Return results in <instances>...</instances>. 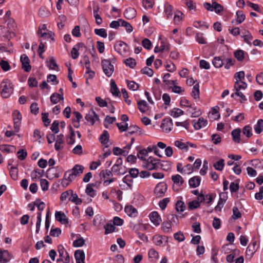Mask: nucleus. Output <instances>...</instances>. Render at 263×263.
Listing matches in <instances>:
<instances>
[{
    "label": "nucleus",
    "mask_w": 263,
    "mask_h": 263,
    "mask_svg": "<svg viewBox=\"0 0 263 263\" xmlns=\"http://www.w3.org/2000/svg\"><path fill=\"white\" fill-rule=\"evenodd\" d=\"M160 160L149 157L146 160H144L142 163V166L149 171L158 170L160 168L163 170L164 164L160 163Z\"/></svg>",
    "instance_id": "nucleus-1"
},
{
    "label": "nucleus",
    "mask_w": 263,
    "mask_h": 263,
    "mask_svg": "<svg viewBox=\"0 0 263 263\" xmlns=\"http://www.w3.org/2000/svg\"><path fill=\"white\" fill-rule=\"evenodd\" d=\"M2 88L1 95L4 98H8L13 92V87L10 81L6 79L4 80L1 83Z\"/></svg>",
    "instance_id": "nucleus-2"
},
{
    "label": "nucleus",
    "mask_w": 263,
    "mask_h": 263,
    "mask_svg": "<svg viewBox=\"0 0 263 263\" xmlns=\"http://www.w3.org/2000/svg\"><path fill=\"white\" fill-rule=\"evenodd\" d=\"M110 60H102L101 64L104 73L107 77L111 76L114 71V66Z\"/></svg>",
    "instance_id": "nucleus-3"
},
{
    "label": "nucleus",
    "mask_w": 263,
    "mask_h": 263,
    "mask_svg": "<svg viewBox=\"0 0 263 263\" xmlns=\"http://www.w3.org/2000/svg\"><path fill=\"white\" fill-rule=\"evenodd\" d=\"M167 189V186L165 182H160L156 186L154 194L157 197H161L165 194Z\"/></svg>",
    "instance_id": "nucleus-4"
},
{
    "label": "nucleus",
    "mask_w": 263,
    "mask_h": 263,
    "mask_svg": "<svg viewBox=\"0 0 263 263\" xmlns=\"http://www.w3.org/2000/svg\"><path fill=\"white\" fill-rule=\"evenodd\" d=\"M84 168L82 165L76 164L71 170L67 172H69V175L74 180L77 176H80L83 173Z\"/></svg>",
    "instance_id": "nucleus-5"
},
{
    "label": "nucleus",
    "mask_w": 263,
    "mask_h": 263,
    "mask_svg": "<svg viewBox=\"0 0 263 263\" xmlns=\"http://www.w3.org/2000/svg\"><path fill=\"white\" fill-rule=\"evenodd\" d=\"M20 61L22 63V68L26 72H29L31 69L30 60L26 54H23L21 56Z\"/></svg>",
    "instance_id": "nucleus-6"
},
{
    "label": "nucleus",
    "mask_w": 263,
    "mask_h": 263,
    "mask_svg": "<svg viewBox=\"0 0 263 263\" xmlns=\"http://www.w3.org/2000/svg\"><path fill=\"white\" fill-rule=\"evenodd\" d=\"M114 48L120 54H124L127 52L128 46L125 43L120 41L115 44Z\"/></svg>",
    "instance_id": "nucleus-7"
},
{
    "label": "nucleus",
    "mask_w": 263,
    "mask_h": 263,
    "mask_svg": "<svg viewBox=\"0 0 263 263\" xmlns=\"http://www.w3.org/2000/svg\"><path fill=\"white\" fill-rule=\"evenodd\" d=\"M173 122L171 119H164L162 120L161 127L165 132L167 133L172 130Z\"/></svg>",
    "instance_id": "nucleus-8"
},
{
    "label": "nucleus",
    "mask_w": 263,
    "mask_h": 263,
    "mask_svg": "<svg viewBox=\"0 0 263 263\" xmlns=\"http://www.w3.org/2000/svg\"><path fill=\"white\" fill-rule=\"evenodd\" d=\"M257 242L254 241L251 243L247 248L246 250V256L247 257H249L251 258L253 254L255 253V252L257 250V247H256Z\"/></svg>",
    "instance_id": "nucleus-9"
},
{
    "label": "nucleus",
    "mask_w": 263,
    "mask_h": 263,
    "mask_svg": "<svg viewBox=\"0 0 263 263\" xmlns=\"http://www.w3.org/2000/svg\"><path fill=\"white\" fill-rule=\"evenodd\" d=\"M55 218L62 224H67L69 222L66 215L61 211L55 212Z\"/></svg>",
    "instance_id": "nucleus-10"
},
{
    "label": "nucleus",
    "mask_w": 263,
    "mask_h": 263,
    "mask_svg": "<svg viewBox=\"0 0 263 263\" xmlns=\"http://www.w3.org/2000/svg\"><path fill=\"white\" fill-rule=\"evenodd\" d=\"M85 119L93 125L96 120H99V117L94 110H91L86 115Z\"/></svg>",
    "instance_id": "nucleus-11"
},
{
    "label": "nucleus",
    "mask_w": 263,
    "mask_h": 263,
    "mask_svg": "<svg viewBox=\"0 0 263 263\" xmlns=\"http://www.w3.org/2000/svg\"><path fill=\"white\" fill-rule=\"evenodd\" d=\"M64 135L62 134L58 135L55 140V149L57 151H59L63 148L62 144L64 143L63 140Z\"/></svg>",
    "instance_id": "nucleus-12"
},
{
    "label": "nucleus",
    "mask_w": 263,
    "mask_h": 263,
    "mask_svg": "<svg viewBox=\"0 0 263 263\" xmlns=\"http://www.w3.org/2000/svg\"><path fill=\"white\" fill-rule=\"evenodd\" d=\"M151 221L155 225L158 226L161 221V218L157 212L154 211L149 214Z\"/></svg>",
    "instance_id": "nucleus-13"
},
{
    "label": "nucleus",
    "mask_w": 263,
    "mask_h": 263,
    "mask_svg": "<svg viewBox=\"0 0 263 263\" xmlns=\"http://www.w3.org/2000/svg\"><path fill=\"white\" fill-rule=\"evenodd\" d=\"M76 263H85V253L83 250H78L74 252Z\"/></svg>",
    "instance_id": "nucleus-14"
},
{
    "label": "nucleus",
    "mask_w": 263,
    "mask_h": 263,
    "mask_svg": "<svg viewBox=\"0 0 263 263\" xmlns=\"http://www.w3.org/2000/svg\"><path fill=\"white\" fill-rule=\"evenodd\" d=\"M247 84L241 81L240 82L239 81H238V79H237V81H236L234 83V90L236 91H237L239 93H242L240 90L241 89L245 90L247 87Z\"/></svg>",
    "instance_id": "nucleus-15"
},
{
    "label": "nucleus",
    "mask_w": 263,
    "mask_h": 263,
    "mask_svg": "<svg viewBox=\"0 0 263 263\" xmlns=\"http://www.w3.org/2000/svg\"><path fill=\"white\" fill-rule=\"evenodd\" d=\"M11 255L7 250H3L0 254V262L2 263H7L11 259Z\"/></svg>",
    "instance_id": "nucleus-16"
},
{
    "label": "nucleus",
    "mask_w": 263,
    "mask_h": 263,
    "mask_svg": "<svg viewBox=\"0 0 263 263\" xmlns=\"http://www.w3.org/2000/svg\"><path fill=\"white\" fill-rule=\"evenodd\" d=\"M136 14V10L134 8L131 7L126 9L124 12V16L128 20L133 19L135 17Z\"/></svg>",
    "instance_id": "nucleus-17"
},
{
    "label": "nucleus",
    "mask_w": 263,
    "mask_h": 263,
    "mask_svg": "<svg viewBox=\"0 0 263 263\" xmlns=\"http://www.w3.org/2000/svg\"><path fill=\"white\" fill-rule=\"evenodd\" d=\"M69 172H66L63 178L61 180V185L63 187H67L73 180L71 178V176L69 175Z\"/></svg>",
    "instance_id": "nucleus-18"
},
{
    "label": "nucleus",
    "mask_w": 263,
    "mask_h": 263,
    "mask_svg": "<svg viewBox=\"0 0 263 263\" xmlns=\"http://www.w3.org/2000/svg\"><path fill=\"white\" fill-rule=\"evenodd\" d=\"M125 212L130 217H135L137 215V210L133 205H126L124 209Z\"/></svg>",
    "instance_id": "nucleus-19"
},
{
    "label": "nucleus",
    "mask_w": 263,
    "mask_h": 263,
    "mask_svg": "<svg viewBox=\"0 0 263 263\" xmlns=\"http://www.w3.org/2000/svg\"><path fill=\"white\" fill-rule=\"evenodd\" d=\"M208 124V121L204 120L203 118L198 119V121L194 122L193 126L195 129H200L203 127H205Z\"/></svg>",
    "instance_id": "nucleus-20"
},
{
    "label": "nucleus",
    "mask_w": 263,
    "mask_h": 263,
    "mask_svg": "<svg viewBox=\"0 0 263 263\" xmlns=\"http://www.w3.org/2000/svg\"><path fill=\"white\" fill-rule=\"evenodd\" d=\"M240 133L241 129L240 128H236L232 131L231 134L234 142L237 143L240 142Z\"/></svg>",
    "instance_id": "nucleus-21"
},
{
    "label": "nucleus",
    "mask_w": 263,
    "mask_h": 263,
    "mask_svg": "<svg viewBox=\"0 0 263 263\" xmlns=\"http://www.w3.org/2000/svg\"><path fill=\"white\" fill-rule=\"evenodd\" d=\"M50 101L54 104L58 103L60 101L64 100V96L62 94L54 92L52 93L50 97Z\"/></svg>",
    "instance_id": "nucleus-22"
},
{
    "label": "nucleus",
    "mask_w": 263,
    "mask_h": 263,
    "mask_svg": "<svg viewBox=\"0 0 263 263\" xmlns=\"http://www.w3.org/2000/svg\"><path fill=\"white\" fill-rule=\"evenodd\" d=\"M201 179L199 176H194L191 178L189 181V183L190 187L195 188L200 185Z\"/></svg>",
    "instance_id": "nucleus-23"
},
{
    "label": "nucleus",
    "mask_w": 263,
    "mask_h": 263,
    "mask_svg": "<svg viewBox=\"0 0 263 263\" xmlns=\"http://www.w3.org/2000/svg\"><path fill=\"white\" fill-rule=\"evenodd\" d=\"M128 133L130 135H133L135 133H138L139 135H142L143 133L142 130L140 128L135 125H130L127 128Z\"/></svg>",
    "instance_id": "nucleus-24"
},
{
    "label": "nucleus",
    "mask_w": 263,
    "mask_h": 263,
    "mask_svg": "<svg viewBox=\"0 0 263 263\" xmlns=\"http://www.w3.org/2000/svg\"><path fill=\"white\" fill-rule=\"evenodd\" d=\"M94 186H95V184L93 183L88 184L85 190L86 194L92 197L96 195V191L92 188Z\"/></svg>",
    "instance_id": "nucleus-25"
},
{
    "label": "nucleus",
    "mask_w": 263,
    "mask_h": 263,
    "mask_svg": "<svg viewBox=\"0 0 263 263\" xmlns=\"http://www.w3.org/2000/svg\"><path fill=\"white\" fill-rule=\"evenodd\" d=\"M110 92L114 96H118L120 91L114 80L110 81Z\"/></svg>",
    "instance_id": "nucleus-26"
},
{
    "label": "nucleus",
    "mask_w": 263,
    "mask_h": 263,
    "mask_svg": "<svg viewBox=\"0 0 263 263\" xmlns=\"http://www.w3.org/2000/svg\"><path fill=\"white\" fill-rule=\"evenodd\" d=\"M99 11V8L96 7L93 8V16L96 19V23L97 25H99L102 23V19L100 15L98 14Z\"/></svg>",
    "instance_id": "nucleus-27"
},
{
    "label": "nucleus",
    "mask_w": 263,
    "mask_h": 263,
    "mask_svg": "<svg viewBox=\"0 0 263 263\" xmlns=\"http://www.w3.org/2000/svg\"><path fill=\"white\" fill-rule=\"evenodd\" d=\"M100 176L101 179H103L105 180L112 176V173L110 170H103L100 172Z\"/></svg>",
    "instance_id": "nucleus-28"
},
{
    "label": "nucleus",
    "mask_w": 263,
    "mask_h": 263,
    "mask_svg": "<svg viewBox=\"0 0 263 263\" xmlns=\"http://www.w3.org/2000/svg\"><path fill=\"white\" fill-rule=\"evenodd\" d=\"M137 104L139 109L142 112H145L148 109L147 103L144 100L138 101Z\"/></svg>",
    "instance_id": "nucleus-29"
},
{
    "label": "nucleus",
    "mask_w": 263,
    "mask_h": 263,
    "mask_svg": "<svg viewBox=\"0 0 263 263\" xmlns=\"http://www.w3.org/2000/svg\"><path fill=\"white\" fill-rule=\"evenodd\" d=\"M236 24L238 25L243 22L246 18L245 15L242 11L239 10L236 12Z\"/></svg>",
    "instance_id": "nucleus-30"
},
{
    "label": "nucleus",
    "mask_w": 263,
    "mask_h": 263,
    "mask_svg": "<svg viewBox=\"0 0 263 263\" xmlns=\"http://www.w3.org/2000/svg\"><path fill=\"white\" fill-rule=\"evenodd\" d=\"M108 140L109 134L107 130H104L99 138V140L102 144H106L107 143Z\"/></svg>",
    "instance_id": "nucleus-31"
},
{
    "label": "nucleus",
    "mask_w": 263,
    "mask_h": 263,
    "mask_svg": "<svg viewBox=\"0 0 263 263\" xmlns=\"http://www.w3.org/2000/svg\"><path fill=\"white\" fill-rule=\"evenodd\" d=\"M164 12L168 18L172 16L173 7L167 3L164 5Z\"/></svg>",
    "instance_id": "nucleus-32"
},
{
    "label": "nucleus",
    "mask_w": 263,
    "mask_h": 263,
    "mask_svg": "<svg viewBox=\"0 0 263 263\" xmlns=\"http://www.w3.org/2000/svg\"><path fill=\"white\" fill-rule=\"evenodd\" d=\"M191 96L195 99L199 98V83L196 84L193 88L192 91L191 92Z\"/></svg>",
    "instance_id": "nucleus-33"
},
{
    "label": "nucleus",
    "mask_w": 263,
    "mask_h": 263,
    "mask_svg": "<svg viewBox=\"0 0 263 263\" xmlns=\"http://www.w3.org/2000/svg\"><path fill=\"white\" fill-rule=\"evenodd\" d=\"M254 130L255 132L259 134L263 131V120L259 119L257 124L254 126Z\"/></svg>",
    "instance_id": "nucleus-34"
},
{
    "label": "nucleus",
    "mask_w": 263,
    "mask_h": 263,
    "mask_svg": "<svg viewBox=\"0 0 263 263\" xmlns=\"http://www.w3.org/2000/svg\"><path fill=\"white\" fill-rule=\"evenodd\" d=\"M212 63L216 68H220L223 65V61L219 57H215L213 60Z\"/></svg>",
    "instance_id": "nucleus-35"
},
{
    "label": "nucleus",
    "mask_w": 263,
    "mask_h": 263,
    "mask_svg": "<svg viewBox=\"0 0 263 263\" xmlns=\"http://www.w3.org/2000/svg\"><path fill=\"white\" fill-rule=\"evenodd\" d=\"M70 195H71V196L69 198V200H70V201H71L73 203H75L76 204H80L82 203V199L78 198V196L77 194H76V193L74 194L72 192V193H71Z\"/></svg>",
    "instance_id": "nucleus-36"
},
{
    "label": "nucleus",
    "mask_w": 263,
    "mask_h": 263,
    "mask_svg": "<svg viewBox=\"0 0 263 263\" xmlns=\"http://www.w3.org/2000/svg\"><path fill=\"white\" fill-rule=\"evenodd\" d=\"M183 111L181 109L174 108L171 111L170 115L174 118L178 117L183 114Z\"/></svg>",
    "instance_id": "nucleus-37"
},
{
    "label": "nucleus",
    "mask_w": 263,
    "mask_h": 263,
    "mask_svg": "<svg viewBox=\"0 0 263 263\" xmlns=\"http://www.w3.org/2000/svg\"><path fill=\"white\" fill-rule=\"evenodd\" d=\"M161 228L165 233H171L172 232L171 223L168 221L163 222L161 224Z\"/></svg>",
    "instance_id": "nucleus-38"
},
{
    "label": "nucleus",
    "mask_w": 263,
    "mask_h": 263,
    "mask_svg": "<svg viewBox=\"0 0 263 263\" xmlns=\"http://www.w3.org/2000/svg\"><path fill=\"white\" fill-rule=\"evenodd\" d=\"M241 37L244 39L245 42L251 44V41L253 39V36L249 31L245 30L244 35H242Z\"/></svg>",
    "instance_id": "nucleus-39"
},
{
    "label": "nucleus",
    "mask_w": 263,
    "mask_h": 263,
    "mask_svg": "<svg viewBox=\"0 0 263 263\" xmlns=\"http://www.w3.org/2000/svg\"><path fill=\"white\" fill-rule=\"evenodd\" d=\"M175 145L180 148V149H184L185 151H187L189 147L187 143L185 144L180 140H176L174 143Z\"/></svg>",
    "instance_id": "nucleus-40"
},
{
    "label": "nucleus",
    "mask_w": 263,
    "mask_h": 263,
    "mask_svg": "<svg viewBox=\"0 0 263 263\" xmlns=\"http://www.w3.org/2000/svg\"><path fill=\"white\" fill-rule=\"evenodd\" d=\"M214 168L218 171H222L224 166V161L221 159L214 164Z\"/></svg>",
    "instance_id": "nucleus-41"
},
{
    "label": "nucleus",
    "mask_w": 263,
    "mask_h": 263,
    "mask_svg": "<svg viewBox=\"0 0 263 263\" xmlns=\"http://www.w3.org/2000/svg\"><path fill=\"white\" fill-rule=\"evenodd\" d=\"M172 180L175 184L180 183V185H182L184 182V180L182 177L178 174L172 176Z\"/></svg>",
    "instance_id": "nucleus-42"
},
{
    "label": "nucleus",
    "mask_w": 263,
    "mask_h": 263,
    "mask_svg": "<svg viewBox=\"0 0 263 263\" xmlns=\"http://www.w3.org/2000/svg\"><path fill=\"white\" fill-rule=\"evenodd\" d=\"M148 256L152 261H155L159 257L158 252L154 249H151L148 251Z\"/></svg>",
    "instance_id": "nucleus-43"
},
{
    "label": "nucleus",
    "mask_w": 263,
    "mask_h": 263,
    "mask_svg": "<svg viewBox=\"0 0 263 263\" xmlns=\"http://www.w3.org/2000/svg\"><path fill=\"white\" fill-rule=\"evenodd\" d=\"M163 239V236L159 235H156L153 237V242L158 246H160L162 243V239Z\"/></svg>",
    "instance_id": "nucleus-44"
},
{
    "label": "nucleus",
    "mask_w": 263,
    "mask_h": 263,
    "mask_svg": "<svg viewBox=\"0 0 263 263\" xmlns=\"http://www.w3.org/2000/svg\"><path fill=\"white\" fill-rule=\"evenodd\" d=\"M104 228L105 229V234L106 235L112 233L115 230L114 225L111 223L105 224Z\"/></svg>",
    "instance_id": "nucleus-45"
},
{
    "label": "nucleus",
    "mask_w": 263,
    "mask_h": 263,
    "mask_svg": "<svg viewBox=\"0 0 263 263\" xmlns=\"http://www.w3.org/2000/svg\"><path fill=\"white\" fill-rule=\"evenodd\" d=\"M165 66V68H166V70L171 72H173L176 70L175 65L171 61H167L166 62Z\"/></svg>",
    "instance_id": "nucleus-46"
},
{
    "label": "nucleus",
    "mask_w": 263,
    "mask_h": 263,
    "mask_svg": "<svg viewBox=\"0 0 263 263\" xmlns=\"http://www.w3.org/2000/svg\"><path fill=\"white\" fill-rule=\"evenodd\" d=\"M234 56L238 61H242L244 59V51L242 50H237L234 52Z\"/></svg>",
    "instance_id": "nucleus-47"
},
{
    "label": "nucleus",
    "mask_w": 263,
    "mask_h": 263,
    "mask_svg": "<svg viewBox=\"0 0 263 263\" xmlns=\"http://www.w3.org/2000/svg\"><path fill=\"white\" fill-rule=\"evenodd\" d=\"M242 133L247 138H250L252 136V127L249 125L245 126L242 129Z\"/></svg>",
    "instance_id": "nucleus-48"
},
{
    "label": "nucleus",
    "mask_w": 263,
    "mask_h": 263,
    "mask_svg": "<svg viewBox=\"0 0 263 263\" xmlns=\"http://www.w3.org/2000/svg\"><path fill=\"white\" fill-rule=\"evenodd\" d=\"M111 171L118 175H122L126 173L125 171H121V166L118 165H114L111 168Z\"/></svg>",
    "instance_id": "nucleus-49"
},
{
    "label": "nucleus",
    "mask_w": 263,
    "mask_h": 263,
    "mask_svg": "<svg viewBox=\"0 0 263 263\" xmlns=\"http://www.w3.org/2000/svg\"><path fill=\"white\" fill-rule=\"evenodd\" d=\"M70 135L67 139V143L69 145L73 144L75 142V133L71 126H70Z\"/></svg>",
    "instance_id": "nucleus-50"
},
{
    "label": "nucleus",
    "mask_w": 263,
    "mask_h": 263,
    "mask_svg": "<svg viewBox=\"0 0 263 263\" xmlns=\"http://www.w3.org/2000/svg\"><path fill=\"white\" fill-rule=\"evenodd\" d=\"M10 174L11 178L16 180L18 178V171L16 167L11 166L10 168Z\"/></svg>",
    "instance_id": "nucleus-51"
},
{
    "label": "nucleus",
    "mask_w": 263,
    "mask_h": 263,
    "mask_svg": "<svg viewBox=\"0 0 263 263\" xmlns=\"http://www.w3.org/2000/svg\"><path fill=\"white\" fill-rule=\"evenodd\" d=\"M112 152L114 155L116 156H118L120 155H126L127 154L128 152L126 151L125 150H124L123 149H121L118 147H114L112 149Z\"/></svg>",
    "instance_id": "nucleus-52"
},
{
    "label": "nucleus",
    "mask_w": 263,
    "mask_h": 263,
    "mask_svg": "<svg viewBox=\"0 0 263 263\" xmlns=\"http://www.w3.org/2000/svg\"><path fill=\"white\" fill-rule=\"evenodd\" d=\"M13 122H21L22 120V115L21 112L17 110H15L12 114Z\"/></svg>",
    "instance_id": "nucleus-53"
},
{
    "label": "nucleus",
    "mask_w": 263,
    "mask_h": 263,
    "mask_svg": "<svg viewBox=\"0 0 263 263\" xmlns=\"http://www.w3.org/2000/svg\"><path fill=\"white\" fill-rule=\"evenodd\" d=\"M120 21L121 22V26L125 27L127 32H130L133 31V28L129 23L122 19H120Z\"/></svg>",
    "instance_id": "nucleus-54"
},
{
    "label": "nucleus",
    "mask_w": 263,
    "mask_h": 263,
    "mask_svg": "<svg viewBox=\"0 0 263 263\" xmlns=\"http://www.w3.org/2000/svg\"><path fill=\"white\" fill-rule=\"evenodd\" d=\"M94 31H95V33L96 34H97L102 37L105 38L107 36L106 31L104 28L95 29Z\"/></svg>",
    "instance_id": "nucleus-55"
},
{
    "label": "nucleus",
    "mask_w": 263,
    "mask_h": 263,
    "mask_svg": "<svg viewBox=\"0 0 263 263\" xmlns=\"http://www.w3.org/2000/svg\"><path fill=\"white\" fill-rule=\"evenodd\" d=\"M176 209L177 212H183L185 209V205L182 201H178L176 203Z\"/></svg>",
    "instance_id": "nucleus-56"
},
{
    "label": "nucleus",
    "mask_w": 263,
    "mask_h": 263,
    "mask_svg": "<svg viewBox=\"0 0 263 263\" xmlns=\"http://www.w3.org/2000/svg\"><path fill=\"white\" fill-rule=\"evenodd\" d=\"M126 82H127L128 88L129 89L132 90L133 91H135L138 89V88L139 87V85L138 84L136 83V82H135L134 81H129L128 80H127Z\"/></svg>",
    "instance_id": "nucleus-57"
},
{
    "label": "nucleus",
    "mask_w": 263,
    "mask_h": 263,
    "mask_svg": "<svg viewBox=\"0 0 263 263\" xmlns=\"http://www.w3.org/2000/svg\"><path fill=\"white\" fill-rule=\"evenodd\" d=\"M7 26L8 29L11 31H13L15 30L16 27V24L13 18H9L7 21Z\"/></svg>",
    "instance_id": "nucleus-58"
},
{
    "label": "nucleus",
    "mask_w": 263,
    "mask_h": 263,
    "mask_svg": "<svg viewBox=\"0 0 263 263\" xmlns=\"http://www.w3.org/2000/svg\"><path fill=\"white\" fill-rule=\"evenodd\" d=\"M200 205V204L199 201L197 200H193L189 202L188 208L191 210H193L199 208Z\"/></svg>",
    "instance_id": "nucleus-59"
},
{
    "label": "nucleus",
    "mask_w": 263,
    "mask_h": 263,
    "mask_svg": "<svg viewBox=\"0 0 263 263\" xmlns=\"http://www.w3.org/2000/svg\"><path fill=\"white\" fill-rule=\"evenodd\" d=\"M133 178H132L130 176L128 175H126L123 178V182L126 183L127 186L130 188L132 189L133 186Z\"/></svg>",
    "instance_id": "nucleus-60"
},
{
    "label": "nucleus",
    "mask_w": 263,
    "mask_h": 263,
    "mask_svg": "<svg viewBox=\"0 0 263 263\" xmlns=\"http://www.w3.org/2000/svg\"><path fill=\"white\" fill-rule=\"evenodd\" d=\"M124 62L126 66H129L132 68H133L136 65L135 60L132 58H129L128 59L125 60L124 61Z\"/></svg>",
    "instance_id": "nucleus-61"
},
{
    "label": "nucleus",
    "mask_w": 263,
    "mask_h": 263,
    "mask_svg": "<svg viewBox=\"0 0 263 263\" xmlns=\"http://www.w3.org/2000/svg\"><path fill=\"white\" fill-rule=\"evenodd\" d=\"M48 67L50 69H55L56 68H58V66L56 63V62L53 57L50 58L49 61L47 64Z\"/></svg>",
    "instance_id": "nucleus-62"
},
{
    "label": "nucleus",
    "mask_w": 263,
    "mask_h": 263,
    "mask_svg": "<svg viewBox=\"0 0 263 263\" xmlns=\"http://www.w3.org/2000/svg\"><path fill=\"white\" fill-rule=\"evenodd\" d=\"M40 185L43 191H47L49 187V182L45 179H41L40 180Z\"/></svg>",
    "instance_id": "nucleus-63"
},
{
    "label": "nucleus",
    "mask_w": 263,
    "mask_h": 263,
    "mask_svg": "<svg viewBox=\"0 0 263 263\" xmlns=\"http://www.w3.org/2000/svg\"><path fill=\"white\" fill-rule=\"evenodd\" d=\"M213 10L216 13H219L223 10V7L222 5L218 4L216 2H213Z\"/></svg>",
    "instance_id": "nucleus-64"
}]
</instances>
